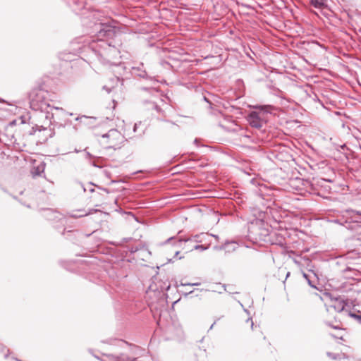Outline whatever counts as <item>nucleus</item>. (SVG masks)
<instances>
[{
	"instance_id": "f257e3e1",
	"label": "nucleus",
	"mask_w": 361,
	"mask_h": 361,
	"mask_svg": "<svg viewBox=\"0 0 361 361\" xmlns=\"http://www.w3.org/2000/svg\"><path fill=\"white\" fill-rule=\"evenodd\" d=\"M92 32L96 39L90 43V48L101 63L106 66H116L118 68L116 72L121 75L120 71H124L125 67L119 61L120 51L104 39L114 37L115 27L108 23H94L92 27Z\"/></svg>"
},
{
	"instance_id": "f03ea898",
	"label": "nucleus",
	"mask_w": 361,
	"mask_h": 361,
	"mask_svg": "<svg viewBox=\"0 0 361 361\" xmlns=\"http://www.w3.org/2000/svg\"><path fill=\"white\" fill-rule=\"evenodd\" d=\"M47 95L48 92L43 89L33 90L30 94L31 109L42 114L45 119L46 126H49L54 118V114L51 112L53 109L60 111L64 115H72L66 112L62 108L51 106L47 99Z\"/></svg>"
},
{
	"instance_id": "7ed1b4c3",
	"label": "nucleus",
	"mask_w": 361,
	"mask_h": 361,
	"mask_svg": "<svg viewBox=\"0 0 361 361\" xmlns=\"http://www.w3.org/2000/svg\"><path fill=\"white\" fill-rule=\"evenodd\" d=\"M124 136L116 129H111L102 135L100 143L107 149H118L124 142Z\"/></svg>"
},
{
	"instance_id": "20e7f679",
	"label": "nucleus",
	"mask_w": 361,
	"mask_h": 361,
	"mask_svg": "<svg viewBox=\"0 0 361 361\" xmlns=\"http://www.w3.org/2000/svg\"><path fill=\"white\" fill-rule=\"evenodd\" d=\"M209 236L210 235H209L208 233H201L200 234L192 235L188 238H180L176 241H174V237H171L164 243V245H167L169 242H173V245L174 246L180 247L183 242L187 243L189 241H192L195 243H203V238H209Z\"/></svg>"
},
{
	"instance_id": "39448f33",
	"label": "nucleus",
	"mask_w": 361,
	"mask_h": 361,
	"mask_svg": "<svg viewBox=\"0 0 361 361\" xmlns=\"http://www.w3.org/2000/svg\"><path fill=\"white\" fill-rule=\"evenodd\" d=\"M145 109L148 111H152V114L154 116H157L158 119L161 121H165L167 122L170 127L173 128L175 127V123L172 122H169V121L164 120L162 117H166V109H164L162 107H161L159 105L156 104L153 102H147L145 103Z\"/></svg>"
},
{
	"instance_id": "423d86ee",
	"label": "nucleus",
	"mask_w": 361,
	"mask_h": 361,
	"mask_svg": "<svg viewBox=\"0 0 361 361\" xmlns=\"http://www.w3.org/2000/svg\"><path fill=\"white\" fill-rule=\"evenodd\" d=\"M247 121L252 127L257 129L261 128L264 124V121L260 117L259 114L255 111H252L249 114Z\"/></svg>"
},
{
	"instance_id": "0eeeda50",
	"label": "nucleus",
	"mask_w": 361,
	"mask_h": 361,
	"mask_svg": "<svg viewBox=\"0 0 361 361\" xmlns=\"http://www.w3.org/2000/svg\"><path fill=\"white\" fill-rule=\"evenodd\" d=\"M346 305V303L343 299H336L334 301H333V304L329 305L326 310L328 312H331V310H334L338 313H341L343 311H345V307Z\"/></svg>"
},
{
	"instance_id": "6e6552de",
	"label": "nucleus",
	"mask_w": 361,
	"mask_h": 361,
	"mask_svg": "<svg viewBox=\"0 0 361 361\" xmlns=\"http://www.w3.org/2000/svg\"><path fill=\"white\" fill-rule=\"evenodd\" d=\"M102 355L106 358V360H102V361H130V357L125 353H121L118 355L104 353Z\"/></svg>"
},
{
	"instance_id": "1a4fd4ad",
	"label": "nucleus",
	"mask_w": 361,
	"mask_h": 361,
	"mask_svg": "<svg viewBox=\"0 0 361 361\" xmlns=\"http://www.w3.org/2000/svg\"><path fill=\"white\" fill-rule=\"evenodd\" d=\"M133 74L137 75L140 78H147L148 75L146 71L144 69V64L141 63L138 66H134L132 68Z\"/></svg>"
},
{
	"instance_id": "9d476101",
	"label": "nucleus",
	"mask_w": 361,
	"mask_h": 361,
	"mask_svg": "<svg viewBox=\"0 0 361 361\" xmlns=\"http://www.w3.org/2000/svg\"><path fill=\"white\" fill-rule=\"evenodd\" d=\"M44 216L49 221H54L56 219H61L60 214L59 212L53 211L50 209H47L44 211Z\"/></svg>"
},
{
	"instance_id": "9b49d317",
	"label": "nucleus",
	"mask_w": 361,
	"mask_h": 361,
	"mask_svg": "<svg viewBox=\"0 0 361 361\" xmlns=\"http://www.w3.org/2000/svg\"><path fill=\"white\" fill-rule=\"evenodd\" d=\"M220 126L228 131H235L237 125L233 120L228 118L225 119V123H220Z\"/></svg>"
},
{
	"instance_id": "f8f14e48",
	"label": "nucleus",
	"mask_w": 361,
	"mask_h": 361,
	"mask_svg": "<svg viewBox=\"0 0 361 361\" xmlns=\"http://www.w3.org/2000/svg\"><path fill=\"white\" fill-rule=\"evenodd\" d=\"M327 356L332 360H338V361H351L348 356H346L345 354L342 355V357L338 354H334L330 352L326 353Z\"/></svg>"
},
{
	"instance_id": "ddd939ff",
	"label": "nucleus",
	"mask_w": 361,
	"mask_h": 361,
	"mask_svg": "<svg viewBox=\"0 0 361 361\" xmlns=\"http://www.w3.org/2000/svg\"><path fill=\"white\" fill-rule=\"evenodd\" d=\"M310 4L314 8H324L327 6V0H310Z\"/></svg>"
},
{
	"instance_id": "4468645a",
	"label": "nucleus",
	"mask_w": 361,
	"mask_h": 361,
	"mask_svg": "<svg viewBox=\"0 0 361 361\" xmlns=\"http://www.w3.org/2000/svg\"><path fill=\"white\" fill-rule=\"evenodd\" d=\"M253 231L252 232H253L256 235H258V239L259 240H265V239L264 238V237H266L267 235H268V233H269V231L267 228H263L262 229V231H260V233H257V231L255 228H252Z\"/></svg>"
},
{
	"instance_id": "2eb2a0df",
	"label": "nucleus",
	"mask_w": 361,
	"mask_h": 361,
	"mask_svg": "<svg viewBox=\"0 0 361 361\" xmlns=\"http://www.w3.org/2000/svg\"><path fill=\"white\" fill-rule=\"evenodd\" d=\"M325 323L327 326H329L334 329H342L341 322L339 321H338L336 318H335L334 322L326 321V322H325Z\"/></svg>"
},
{
	"instance_id": "dca6fc26",
	"label": "nucleus",
	"mask_w": 361,
	"mask_h": 361,
	"mask_svg": "<svg viewBox=\"0 0 361 361\" xmlns=\"http://www.w3.org/2000/svg\"><path fill=\"white\" fill-rule=\"evenodd\" d=\"M118 81H119V77L116 76L115 78H113L111 80L112 85L111 86L104 85L103 89L105 90L107 92H110L111 91V90L114 88V84H117L118 82Z\"/></svg>"
},
{
	"instance_id": "f3484780",
	"label": "nucleus",
	"mask_w": 361,
	"mask_h": 361,
	"mask_svg": "<svg viewBox=\"0 0 361 361\" xmlns=\"http://www.w3.org/2000/svg\"><path fill=\"white\" fill-rule=\"evenodd\" d=\"M141 125V122H140L139 123H135L134 126H133V132L137 133V135L138 136H140L142 135V134L144 133V130L142 129L140 130H138V128H139V126Z\"/></svg>"
},
{
	"instance_id": "a211bd4d",
	"label": "nucleus",
	"mask_w": 361,
	"mask_h": 361,
	"mask_svg": "<svg viewBox=\"0 0 361 361\" xmlns=\"http://www.w3.org/2000/svg\"><path fill=\"white\" fill-rule=\"evenodd\" d=\"M229 245H231V246L232 247H231V249H232L233 250H235V248H236V244H235V242L226 243H225L224 245L221 246L219 248H220V249H224V250H226V249H227L228 246H229Z\"/></svg>"
},
{
	"instance_id": "6ab92c4d",
	"label": "nucleus",
	"mask_w": 361,
	"mask_h": 361,
	"mask_svg": "<svg viewBox=\"0 0 361 361\" xmlns=\"http://www.w3.org/2000/svg\"><path fill=\"white\" fill-rule=\"evenodd\" d=\"M78 212H81V214H73L71 215V216L74 217V218H79V217H82V216H87V213L83 212V211H78Z\"/></svg>"
},
{
	"instance_id": "aec40b11",
	"label": "nucleus",
	"mask_w": 361,
	"mask_h": 361,
	"mask_svg": "<svg viewBox=\"0 0 361 361\" xmlns=\"http://www.w3.org/2000/svg\"><path fill=\"white\" fill-rule=\"evenodd\" d=\"M209 244L207 246L203 245H197L194 247L195 250H206L208 249Z\"/></svg>"
},
{
	"instance_id": "412c9836",
	"label": "nucleus",
	"mask_w": 361,
	"mask_h": 361,
	"mask_svg": "<svg viewBox=\"0 0 361 361\" xmlns=\"http://www.w3.org/2000/svg\"><path fill=\"white\" fill-rule=\"evenodd\" d=\"M349 315L352 317H354L355 319H357V321L361 324V314L359 315V314H354V313H349Z\"/></svg>"
},
{
	"instance_id": "4be33fe9",
	"label": "nucleus",
	"mask_w": 361,
	"mask_h": 361,
	"mask_svg": "<svg viewBox=\"0 0 361 361\" xmlns=\"http://www.w3.org/2000/svg\"><path fill=\"white\" fill-rule=\"evenodd\" d=\"M209 235H210V236H209V238H211V237H214V238H215L216 239H219V236H218V235H213V234H209Z\"/></svg>"
},
{
	"instance_id": "5701e85b",
	"label": "nucleus",
	"mask_w": 361,
	"mask_h": 361,
	"mask_svg": "<svg viewBox=\"0 0 361 361\" xmlns=\"http://www.w3.org/2000/svg\"><path fill=\"white\" fill-rule=\"evenodd\" d=\"M335 338H339V339H341L343 340V336H334Z\"/></svg>"
},
{
	"instance_id": "b1692460",
	"label": "nucleus",
	"mask_w": 361,
	"mask_h": 361,
	"mask_svg": "<svg viewBox=\"0 0 361 361\" xmlns=\"http://www.w3.org/2000/svg\"><path fill=\"white\" fill-rule=\"evenodd\" d=\"M40 172H39V167H37V171L35 173L36 175H39Z\"/></svg>"
},
{
	"instance_id": "393cba45",
	"label": "nucleus",
	"mask_w": 361,
	"mask_h": 361,
	"mask_svg": "<svg viewBox=\"0 0 361 361\" xmlns=\"http://www.w3.org/2000/svg\"><path fill=\"white\" fill-rule=\"evenodd\" d=\"M180 253V251L178 250L175 251V256H177Z\"/></svg>"
},
{
	"instance_id": "a878e982",
	"label": "nucleus",
	"mask_w": 361,
	"mask_h": 361,
	"mask_svg": "<svg viewBox=\"0 0 361 361\" xmlns=\"http://www.w3.org/2000/svg\"><path fill=\"white\" fill-rule=\"evenodd\" d=\"M209 238H203V242H206L209 240Z\"/></svg>"
},
{
	"instance_id": "bb28decb",
	"label": "nucleus",
	"mask_w": 361,
	"mask_h": 361,
	"mask_svg": "<svg viewBox=\"0 0 361 361\" xmlns=\"http://www.w3.org/2000/svg\"><path fill=\"white\" fill-rule=\"evenodd\" d=\"M121 344L123 345H128V343L127 342H123V341H119Z\"/></svg>"
},
{
	"instance_id": "cd10ccee",
	"label": "nucleus",
	"mask_w": 361,
	"mask_h": 361,
	"mask_svg": "<svg viewBox=\"0 0 361 361\" xmlns=\"http://www.w3.org/2000/svg\"><path fill=\"white\" fill-rule=\"evenodd\" d=\"M0 102H1V103H5L6 102H5V100H4V99H3L0 98Z\"/></svg>"
},
{
	"instance_id": "c85d7f7f",
	"label": "nucleus",
	"mask_w": 361,
	"mask_h": 361,
	"mask_svg": "<svg viewBox=\"0 0 361 361\" xmlns=\"http://www.w3.org/2000/svg\"><path fill=\"white\" fill-rule=\"evenodd\" d=\"M356 213H357V214H358V215L361 216V212H356Z\"/></svg>"
},
{
	"instance_id": "c756f323",
	"label": "nucleus",
	"mask_w": 361,
	"mask_h": 361,
	"mask_svg": "<svg viewBox=\"0 0 361 361\" xmlns=\"http://www.w3.org/2000/svg\"><path fill=\"white\" fill-rule=\"evenodd\" d=\"M257 223H258V221H257ZM259 224H263V222L262 221H259Z\"/></svg>"
},
{
	"instance_id": "7c9ffc66",
	"label": "nucleus",
	"mask_w": 361,
	"mask_h": 361,
	"mask_svg": "<svg viewBox=\"0 0 361 361\" xmlns=\"http://www.w3.org/2000/svg\"><path fill=\"white\" fill-rule=\"evenodd\" d=\"M254 325L253 322L251 320V326L252 327Z\"/></svg>"
},
{
	"instance_id": "2f4dec72",
	"label": "nucleus",
	"mask_w": 361,
	"mask_h": 361,
	"mask_svg": "<svg viewBox=\"0 0 361 361\" xmlns=\"http://www.w3.org/2000/svg\"><path fill=\"white\" fill-rule=\"evenodd\" d=\"M80 117H77V118H75V120H76V121H78V120H80Z\"/></svg>"
},
{
	"instance_id": "473e14b6",
	"label": "nucleus",
	"mask_w": 361,
	"mask_h": 361,
	"mask_svg": "<svg viewBox=\"0 0 361 361\" xmlns=\"http://www.w3.org/2000/svg\"><path fill=\"white\" fill-rule=\"evenodd\" d=\"M214 324H215V322L213 324H212L210 329H212V327L214 326Z\"/></svg>"
},
{
	"instance_id": "72a5a7b5",
	"label": "nucleus",
	"mask_w": 361,
	"mask_h": 361,
	"mask_svg": "<svg viewBox=\"0 0 361 361\" xmlns=\"http://www.w3.org/2000/svg\"><path fill=\"white\" fill-rule=\"evenodd\" d=\"M192 286H196V285H198V283H193V284H191Z\"/></svg>"
},
{
	"instance_id": "f704fd0d",
	"label": "nucleus",
	"mask_w": 361,
	"mask_h": 361,
	"mask_svg": "<svg viewBox=\"0 0 361 361\" xmlns=\"http://www.w3.org/2000/svg\"><path fill=\"white\" fill-rule=\"evenodd\" d=\"M90 191H91V192H93V191H94V189L90 188Z\"/></svg>"
},
{
	"instance_id": "c9c22d12",
	"label": "nucleus",
	"mask_w": 361,
	"mask_h": 361,
	"mask_svg": "<svg viewBox=\"0 0 361 361\" xmlns=\"http://www.w3.org/2000/svg\"><path fill=\"white\" fill-rule=\"evenodd\" d=\"M304 277L307 278V275L305 274H304Z\"/></svg>"
}]
</instances>
